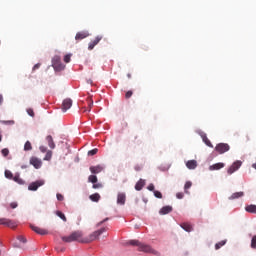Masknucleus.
I'll return each instance as SVG.
<instances>
[{
	"label": "nucleus",
	"mask_w": 256,
	"mask_h": 256,
	"mask_svg": "<svg viewBox=\"0 0 256 256\" xmlns=\"http://www.w3.org/2000/svg\"><path fill=\"white\" fill-rule=\"evenodd\" d=\"M107 231V228H101L100 230H97L90 234L87 238H83V233L79 231L73 232L69 236H63L62 241L64 243H73L75 241H78V243H91L93 241H96V239H99L103 233Z\"/></svg>",
	"instance_id": "nucleus-1"
},
{
	"label": "nucleus",
	"mask_w": 256,
	"mask_h": 256,
	"mask_svg": "<svg viewBox=\"0 0 256 256\" xmlns=\"http://www.w3.org/2000/svg\"><path fill=\"white\" fill-rule=\"evenodd\" d=\"M128 245H132L133 247H138V251H142L143 253H155L153 248L147 244L141 243L139 240H130Z\"/></svg>",
	"instance_id": "nucleus-2"
},
{
	"label": "nucleus",
	"mask_w": 256,
	"mask_h": 256,
	"mask_svg": "<svg viewBox=\"0 0 256 256\" xmlns=\"http://www.w3.org/2000/svg\"><path fill=\"white\" fill-rule=\"evenodd\" d=\"M52 67L55 71H63L65 69V65L61 63V58L59 56H55L52 59Z\"/></svg>",
	"instance_id": "nucleus-3"
},
{
	"label": "nucleus",
	"mask_w": 256,
	"mask_h": 256,
	"mask_svg": "<svg viewBox=\"0 0 256 256\" xmlns=\"http://www.w3.org/2000/svg\"><path fill=\"white\" fill-rule=\"evenodd\" d=\"M243 165V162L241 160L235 161L227 170L228 175H233L235 171H239L241 169V166Z\"/></svg>",
	"instance_id": "nucleus-4"
},
{
	"label": "nucleus",
	"mask_w": 256,
	"mask_h": 256,
	"mask_svg": "<svg viewBox=\"0 0 256 256\" xmlns=\"http://www.w3.org/2000/svg\"><path fill=\"white\" fill-rule=\"evenodd\" d=\"M229 149H231V147L227 143H219L215 147V151H217V153H219L220 155H223V153H227Z\"/></svg>",
	"instance_id": "nucleus-5"
},
{
	"label": "nucleus",
	"mask_w": 256,
	"mask_h": 256,
	"mask_svg": "<svg viewBox=\"0 0 256 256\" xmlns=\"http://www.w3.org/2000/svg\"><path fill=\"white\" fill-rule=\"evenodd\" d=\"M0 225H4L5 227H10V229H15L17 227V222L15 220L0 218Z\"/></svg>",
	"instance_id": "nucleus-6"
},
{
	"label": "nucleus",
	"mask_w": 256,
	"mask_h": 256,
	"mask_svg": "<svg viewBox=\"0 0 256 256\" xmlns=\"http://www.w3.org/2000/svg\"><path fill=\"white\" fill-rule=\"evenodd\" d=\"M45 185V180H37L35 182L30 183L28 186L29 191H37L39 187H43Z\"/></svg>",
	"instance_id": "nucleus-7"
},
{
	"label": "nucleus",
	"mask_w": 256,
	"mask_h": 256,
	"mask_svg": "<svg viewBox=\"0 0 256 256\" xmlns=\"http://www.w3.org/2000/svg\"><path fill=\"white\" fill-rule=\"evenodd\" d=\"M30 165H33V167L36 169H41L43 162L41 161V159L33 156L30 158Z\"/></svg>",
	"instance_id": "nucleus-8"
},
{
	"label": "nucleus",
	"mask_w": 256,
	"mask_h": 256,
	"mask_svg": "<svg viewBox=\"0 0 256 256\" xmlns=\"http://www.w3.org/2000/svg\"><path fill=\"white\" fill-rule=\"evenodd\" d=\"M71 107H73V100L66 98L62 103V111L65 113V111H68Z\"/></svg>",
	"instance_id": "nucleus-9"
},
{
	"label": "nucleus",
	"mask_w": 256,
	"mask_h": 256,
	"mask_svg": "<svg viewBox=\"0 0 256 256\" xmlns=\"http://www.w3.org/2000/svg\"><path fill=\"white\" fill-rule=\"evenodd\" d=\"M87 37H89V31H80V32H77L75 36V40L83 41V39H87Z\"/></svg>",
	"instance_id": "nucleus-10"
},
{
	"label": "nucleus",
	"mask_w": 256,
	"mask_h": 256,
	"mask_svg": "<svg viewBox=\"0 0 256 256\" xmlns=\"http://www.w3.org/2000/svg\"><path fill=\"white\" fill-rule=\"evenodd\" d=\"M101 39H103V36H97L94 40H92L88 45L89 51H93V49H95V46L99 45Z\"/></svg>",
	"instance_id": "nucleus-11"
},
{
	"label": "nucleus",
	"mask_w": 256,
	"mask_h": 256,
	"mask_svg": "<svg viewBox=\"0 0 256 256\" xmlns=\"http://www.w3.org/2000/svg\"><path fill=\"white\" fill-rule=\"evenodd\" d=\"M125 201H127V195L125 194V192H119L117 195V204L125 205Z\"/></svg>",
	"instance_id": "nucleus-12"
},
{
	"label": "nucleus",
	"mask_w": 256,
	"mask_h": 256,
	"mask_svg": "<svg viewBox=\"0 0 256 256\" xmlns=\"http://www.w3.org/2000/svg\"><path fill=\"white\" fill-rule=\"evenodd\" d=\"M30 227H31L32 231H34L38 235H47L49 233L46 229L39 228L38 226L31 225Z\"/></svg>",
	"instance_id": "nucleus-13"
},
{
	"label": "nucleus",
	"mask_w": 256,
	"mask_h": 256,
	"mask_svg": "<svg viewBox=\"0 0 256 256\" xmlns=\"http://www.w3.org/2000/svg\"><path fill=\"white\" fill-rule=\"evenodd\" d=\"M223 167H225V163L219 162L214 165H211L209 167V170L210 171H219V169H223Z\"/></svg>",
	"instance_id": "nucleus-14"
},
{
	"label": "nucleus",
	"mask_w": 256,
	"mask_h": 256,
	"mask_svg": "<svg viewBox=\"0 0 256 256\" xmlns=\"http://www.w3.org/2000/svg\"><path fill=\"white\" fill-rule=\"evenodd\" d=\"M90 171L93 175H97L103 171V167L101 165L91 166Z\"/></svg>",
	"instance_id": "nucleus-15"
},
{
	"label": "nucleus",
	"mask_w": 256,
	"mask_h": 256,
	"mask_svg": "<svg viewBox=\"0 0 256 256\" xmlns=\"http://www.w3.org/2000/svg\"><path fill=\"white\" fill-rule=\"evenodd\" d=\"M173 211V207L171 206H164L160 209L159 213L160 215H169Z\"/></svg>",
	"instance_id": "nucleus-16"
},
{
	"label": "nucleus",
	"mask_w": 256,
	"mask_h": 256,
	"mask_svg": "<svg viewBox=\"0 0 256 256\" xmlns=\"http://www.w3.org/2000/svg\"><path fill=\"white\" fill-rule=\"evenodd\" d=\"M200 135H201L202 140L205 143V145H207V147H213V144L211 143V140H209V138H207V134L202 132Z\"/></svg>",
	"instance_id": "nucleus-17"
},
{
	"label": "nucleus",
	"mask_w": 256,
	"mask_h": 256,
	"mask_svg": "<svg viewBox=\"0 0 256 256\" xmlns=\"http://www.w3.org/2000/svg\"><path fill=\"white\" fill-rule=\"evenodd\" d=\"M142 143H143V141H141V139H139V136H134V139L132 140L131 147H133L135 149L136 147H139V145H141Z\"/></svg>",
	"instance_id": "nucleus-18"
},
{
	"label": "nucleus",
	"mask_w": 256,
	"mask_h": 256,
	"mask_svg": "<svg viewBox=\"0 0 256 256\" xmlns=\"http://www.w3.org/2000/svg\"><path fill=\"white\" fill-rule=\"evenodd\" d=\"M187 169H197V161L196 160H189L186 162Z\"/></svg>",
	"instance_id": "nucleus-19"
},
{
	"label": "nucleus",
	"mask_w": 256,
	"mask_h": 256,
	"mask_svg": "<svg viewBox=\"0 0 256 256\" xmlns=\"http://www.w3.org/2000/svg\"><path fill=\"white\" fill-rule=\"evenodd\" d=\"M12 181H15V183H18V185H25V181L21 179L19 174H15V176L12 178Z\"/></svg>",
	"instance_id": "nucleus-20"
},
{
	"label": "nucleus",
	"mask_w": 256,
	"mask_h": 256,
	"mask_svg": "<svg viewBox=\"0 0 256 256\" xmlns=\"http://www.w3.org/2000/svg\"><path fill=\"white\" fill-rule=\"evenodd\" d=\"M245 211H247V213H253L254 215H256V205L250 204V205L246 206Z\"/></svg>",
	"instance_id": "nucleus-21"
},
{
	"label": "nucleus",
	"mask_w": 256,
	"mask_h": 256,
	"mask_svg": "<svg viewBox=\"0 0 256 256\" xmlns=\"http://www.w3.org/2000/svg\"><path fill=\"white\" fill-rule=\"evenodd\" d=\"M46 141H47L48 146L50 147V149H55V142L53 141V136L48 135L46 137Z\"/></svg>",
	"instance_id": "nucleus-22"
},
{
	"label": "nucleus",
	"mask_w": 256,
	"mask_h": 256,
	"mask_svg": "<svg viewBox=\"0 0 256 256\" xmlns=\"http://www.w3.org/2000/svg\"><path fill=\"white\" fill-rule=\"evenodd\" d=\"M143 187H145V180L140 179L136 185H135V189L136 191H141V189H143Z\"/></svg>",
	"instance_id": "nucleus-23"
},
{
	"label": "nucleus",
	"mask_w": 256,
	"mask_h": 256,
	"mask_svg": "<svg viewBox=\"0 0 256 256\" xmlns=\"http://www.w3.org/2000/svg\"><path fill=\"white\" fill-rule=\"evenodd\" d=\"M181 227L184 229V231H187L188 233H191L193 231V226L189 223H182Z\"/></svg>",
	"instance_id": "nucleus-24"
},
{
	"label": "nucleus",
	"mask_w": 256,
	"mask_h": 256,
	"mask_svg": "<svg viewBox=\"0 0 256 256\" xmlns=\"http://www.w3.org/2000/svg\"><path fill=\"white\" fill-rule=\"evenodd\" d=\"M94 203H98V201L101 199V195L99 193H95L90 195L89 197Z\"/></svg>",
	"instance_id": "nucleus-25"
},
{
	"label": "nucleus",
	"mask_w": 256,
	"mask_h": 256,
	"mask_svg": "<svg viewBox=\"0 0 256 256\" xmlns=\"http://www.w3.org/2000/svg\"><path fill=\"white\" fill-rule=\"evenodd\" d=\"M244 193L243 192H235L233 193L229 199L233 200V199H239L240 197H243Z\"/></svg>",
	"instance_id": "nucleus-26"
},
{
	"label": "nucleus",
	"mask_w": 256,
	"mask_h": 256,
	"mask_svg": "<svg viewBox=\"0 0 256 256\" xmlns=\"http://www.w3.org/2000/svg\"><path fill=\"white\" fill-rule=\"evenodd\" d=\"M226 244H227V240H222V241L216 243L215 244L216 251H219V249H221V247H223Z\"/></svg>",
	"instance_id": "nucleus-27"
},
{
	"label": "nucleus",
	"mask_w": 256,
	"mask_h": 256,
	"mask_svg": "<svg viewBox=\"0 0 256 256\" xmlns=\"http://www.w3.org/2000/svg\"><path fill=\"white\" fill-rule=\"evenodd\" d=\"M52 157H53V152L50 151V150H48V151L46 152L45 157H44V161H51V158H52Z\"/></svg>",
	"instance_id": "nucleus-28"
},
{
	"label": "nucleus",
	"mask_w": 256,
	"mask_h": 256,
	"mask_svg": "<svg viewBox=\"0 0 256 256\" xmlns=\"http://www.w3.org/2000/svg\"><path fill=\"white\" fill-rule=\"evenodd\" d=\"M56 215H57V217H60V219H62V221H64L66 223L67 217L65 216V214L63 212L56 211Z\"/></svg>",
	"instance_id": "nucleus-29"
},
{
	"label": "nucleus",
	"mask_w": 256,
	"mask_h": 256,
	"mask_svg": "<svg viewBox=\"0 0 256 256\" xmlns=\"http://www.w3.org/2000/svg\"><path fill=\"white\" fill-rule=\"evenodd\" d=\"M193 183L191 181H187L184 185V191L185 193H189L188 189H191Z\"/></svg>",
	"instance_id": "nucleus-30"
},
{
	"label": "nucleus",
	"mask_w": 256,
	"mask_h": 256,
	"mask_svg": "<svg viewBox=\"0 0 256 256\" xmlns=\"http://www.w3.org/2000/svg\"><path fill=\"white\" fill-rule=\"evenodd\" d=\"M31 149H33V146L31 145V142L26 141V143L24 144V151H31Z\"/></svg>",
	"instance_id": "nucleus-31"
},
{
	"label": "nucleus",
	"mask_w": 256,
	"mask_h": 256,
	"mask_svg": "<svg viewBox=\"0 0 256 256\" xmlns=\"http://www.w3.org/2000/svg\"><path fill=\"white\" fill-rule=\"evenodd\" d=\"M4 175H5L6 179L13 180V177H14L13 172H11L10 170H5Z\"/></svg>",
	"instance_id": "nucleus-32"
},
{
	"label": "nucleus",
	"mask_w": 256,
	"mask_h": 256,
	"mask_svg": "<svg viewBox=\"0 0 256 256\" xmlns=\"http://www.w3.org/2000/svg\"><path fill=\"white\" fill-rule=\"evenodd\" d=\"M88 181H89V183L95 184V183H97L98 180H97V177L95 175H90L88 177Z\"/></svg>",
	"instance_id": "nucleus-33"
},
{
	"label": "nucleus",
	"mask_w": 256,
	"mask_h": 256,
	"mask_svg": "<svg viewBox=\"0 0 256 256\" xmlns=\"http://www.w3.org/2000/svg\"><path fill=\"white\" fill-rule=\"evenodd\" d=\"M154 197L157 199H163V194L160 191L154 190Z\"/></svg>",
	"instance_id": "nucleus-34"
},
{
	"label": "nucleus",
	"mask_w": 256,
	"mask_h": 256,
	"mask_svg": "<svg viewBox=\"0 0 256 256\" xmlns=\"http://www.w3.org/2000/svg\"><path fill=\"white\" fill-rule=\"evenodd\" d=\"M98 151H99V149L94 148V149L88 151V155H90L91 157H93V155H97Z\"/></svg>",
	"instance_id": "nucleus-35"
},
{
	"label": "nucleus",
	"mask_w": 256,
	"mask_h": 256,
	"mask_svg": "<svg viewBox=\"0 0 256 256\" xmlns=\"http://www.w3.org/2000/svg\"><path fill=\"white\" fill-rule=\"evenodd\" d=\"M251 249H256V235L252 237L251 240Z\"/></svg>",
	"instance_id": "nucleus-36"
},
{
	"label": "nucleus",
	"mask_w": 256,
	"mask_h": 256,
	"mask_svg": "<svg viewBox=\"0 0 256 256\" xmlns=\"http://www.w3.org/2000/svg\"><path fill=\"white\" fill-rule=\"evenodd\" d=\"M131 97H133V91L129 90V91L126 92L125 98L126 99H131Z\"/></svg>",
	"instance_id": "nucleus-37"
},
{
	"label": "nucleus",
	"mask_w": 256,
	"mask_h": 256,
	"mask_svg": "<svg viewBox=\"0 0 256 256\" xmlns=\"http://www.w3.org/2000/svg\"><path fill=\"white\" fill-rule=\"evenodd\" d=\"M1 153H2L3 157H7L9 155V149L4 148L1 150Z\"/></svg>",
	"instance_id": "nucleus-38"
},
{
	"label": "nucleus",
	"mask_w": 256,
	"mask_h": 256,
	"mask_svg": "<svg viewBox=\"0 0 256 256\" xmlns=\"http://www.w3.org/2000/svg\"><path fill=\"white\" fill-rule=\"evenodd\" d=\"M27 113H28V115H29L30 117H35V112L33 111L32 108H28V109H27Z\"/></svg>",
	"instance_id": "nucleus-39"
},
{
	"label": "nucleus",
	"mask_w": 256,
	"mask_h": 256,
	"mask_svg": "<svg viewBox=\"0 0 256 256\" xmlns=\"http://www.w3.org/2000/svg\"><path fill=\"white\" fill-rule=\"evenodd\" d=\"M92 187H93V189H101V187H103V184H101V183H94Z\"/></svg>",
	"instance_id": "nucleus-40"
},
{
	"label": "nucleus",
	"mask_w": 256,
	"mask_h": 256,
	"mask_svg": "<svg viewBox=\"0 0 256 256\" xmlns=\"http://www.w3.org/2000/svg\"><path fill=\"white\" fill-rule=\"evenodd\" d=\"M18 241H20V243H27V238L24 236H18Z\"/></svg>",
	"instance_id": "nucleus-41"
},
{
	"label": "nucleus",
	"mask_w": 256,
	"mask_h": 256,
	"mask_svg": "<svg viewBox=\"0 0 256 256\" xmlns=\"http://www.w3.org/2000/svg\"><path fill=\"white\" fill-rule=\"evenodd\" d=\"M64 61H65L66 63H70V61H71V55H69V54L65 55V56H64Z\"/></svg>",
	"instance_id": "nucleus-42"
},
{
	"label": "nucleus",
	"mask_w": 256,
	"mask_h": 256,
	"mask_svg": "<svg viewBox=\"0 0 256 256\" xmlns=\"http://www.w3.org/2000/svg\"><path fill=\"white\" fill-rule=\"evenodd\" d=\"M176 197H177V199H183V197H185V195L183 194V192H178L176 194Z\"/></svg>",
	"instance_id": "nucleus-43"
},
{
	"label": "nucleus",
	"mask_w": 256,
	"mask_h": 256,
	"mask_svg": "<svg viewBox=\"0 0 256 256\" xmlns=\"http://www.w3.org/2000/svg\"><path fill=\"white\" fill-rule=\"evenodd\" d=\"M56 197L58 201H63L65 199V197H63V194H59V193L56 195Z\"/></svg>",
	"instance_id": "nucleus-44"
},
{
	"label": "nucleus",
	"mask_w": 256,
	"mask_h": 256,
	"mask_svg": "<svg viewBox=\"0 0 256 256\" xmlns=\"http://www.w3.org/2000/svg\"><path fill=\"white\" fill-rule=\"evenodd\" d=\"M39 67H41V63H37L33 66L32 71H37V69H39Z\"/></svg>",
	"instance_id": "nucleus-45"
},
{
	"label": "nucleus",
	"mask_w": 256,
	"mask_h": 256,
	"mask_svg": "<svg viewBox=\"0 0 256 256\" xmlns=\"http://www.w3.org/2000/svg\"><path fill=\"white\" fill-rule=\"evenodd\" d=\"M10 207H11V209H17V207H18L17 202L10 203Z\"/></svg>",
	"instance_id": "nucleus-46"
},
{
	"label": "nucleus",
	"mask_w": 256,
	"mask_h": 256,
	"mask_svg": "<svg viewBox=\"0 0 256 256\" xmlns=\"http://www.w3.org/2000/svg\"><path fill=\"white\" fill-rule=\"evenodd\" d=\"M39 149H40L41 153H47V147L40 146Z\"/></svg>",
	"instance_id": "nucleus-47"
},
{
	"label": "nucleus",
	"mask_w": 256,
	"mask_h": 256,
	"mask_svg": "<svg viewBox=\"0 0 256 256\" xmlns=\"http://www.w3.org/2000/svg\"><path fill=\"white\" fill-rule=\"evenodd\" d=\"M88 103H89L88 104V107H89L88 111H91V107H93V100L89 99Z\"/></svg>",
	"instance_id": "nucleus-48"
},
{
	"label": "nucleus",
	"mask_w": 256,
	"mask_h": 256,
	"mask_svg": "<svg viewBox=\"0 0 256 256\" xmlns=\"http://www.w3.org/2000/svg\"><path fill=\"white\" fill-rule=\"evenodd\" d=\"M148 191H154V192H155V185L150 184V185L148 186Z\"/></svg>",
	"instance_id": "nucleus-49"
},
{
	"label": "nucleus",
	"mask_w": 256,
	"mask_h": 256,
	"mask_svg": "<svg viewBox=\"0 0 256 256\" xmlns=\"http://www.w3.org/2000/svg\"><path fill=\"white\" fill-rule=\"evenodd\" d=\"M4 125H13L15 122L14 121H2Z\"/></svg>",
	"instance_id": "nucleus-50"
},
{
	"label": "nucleus",
	"mask_w": 256,
	"mask_h": 256,
	"mask_svg": "<svg viewBox=\"0 0 256 256\" xmlns=\"http://www.w3.org/2000/svg\"><path fill=\"white\" fill-rule=\"evenodd\" d=\"M106 221H109V218L104 219L103 221L100 222V225H103Z\"/></svg>",
	"instance_id": "nucleus-51"
},
{
	"label": "nucleus",
	"mask_w": 256,
	"mask_h": 256,
	"mask_svg": "<svg viewBox=\"0 0 256 256\" xmlns=\"http://www.w3.org/2000/svg\"><path fill=\"white\" fill-rule=\"evenodd\" d=\"M3 103V95H0V105Z\"/></svg>",
	"instance_id": "nucleus-52"
},
{
	"label": "nucleus",
	"mask_w": 256,
	"mask_h": 256,
	"mask_svg": "<svg viewBox=\"0 0 256 256\" xmlns=\"http://www.w3.org/2000/svg\"><path fill=\"white\" fill-rule=\"evenodd\" d=\"M56 251H61V253H63V251H65V248H61L60 250L56 248Z\"/></svg>",
	"instance_id": "nucleus-53"
},
{
	"label": "nucleus",
	"mask_w": 256,
	"mask_h": 256,
	"mask_svg": "<svg viewBox=\"0 0 256 256\" xmlns=\"http://www.w3.org/2000/svg\"><path fill=\"white\" fill-rule=\"evenodd\" d=\"M128 79H131V74H127Z\"/></svg>",
	"instance_id": "nucleus-54"
},
{
	"label": "nucleus",
	"mask_w": 256,
	"mask_h": 256,
	"mask_svg": "<svg viewBox=\"0 0 256 256\" xmlns=\"http://www.w3.org/2000/svg\"><path fill=\"white\" fill-rule=\"evenodd\" d=\"M83 113H87V109H84V110H83Z\"/></svg>",
	"instance_id": "nucleus-55"
}]
</instances>
